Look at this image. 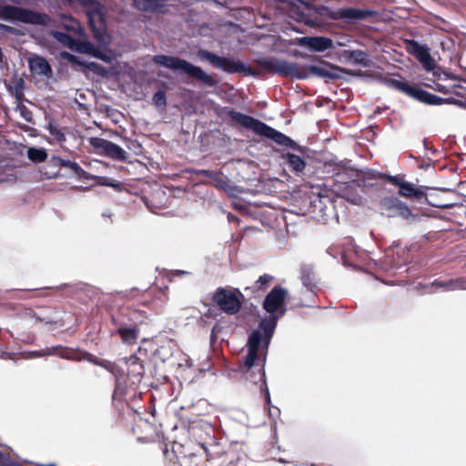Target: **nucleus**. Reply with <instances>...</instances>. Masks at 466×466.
Masks as SVG:
<instances>
[{
	"mask_svg": "<svg viewBox=\"0 0 466 466\" xmlns=\"http://www.w3.org/2000/svg\"><path fill=\"white\" fill-rule=\"evenodd\" d=\"M29 70L35 75L50 78L53 76V69L47 59L42 56L35 55L28 59Z\"/></svg>",
	"mask_w": 466,
	"mask_h": 466,
	"instance_id": "obj_18",
	"label": "nucleus"
},
{
	"mask_svg": "<svg viewBox=\"0 0 466 466\" xmlns=\"http://www.w3.org/2000/svg\"><path fill=\"white\" fill-rule=\"evenodd\" d=\"M112 215H113V213L109 208L105 209L101 214L102 218H110L112 217Z\"/></svg>",
	"mask_w": 466,
	"mask_h": 466,
	"instance_id": "obj_51",
	"label": "nucleus"
},
{
	"mask_svg": "<svg viewBox=\"0 0 466 466\" xmlns=\"http://www.w3.org/2000/svg\"><path fill=\"white\" fill-rule=\"evenodd\" d=\"M3 57H4V54H3L2 48L0 47V62L3 61Z\"/></svg>",
	"mask_w": 466,
	"mask_h": 466,
	"instance_id": "obj_56",
	"label": "nucleus"
},
{
	"mask_svg": "<svg viewBox=\"0 0 466 466\" xmlns=\"http://www.w3.org/2000/svg\"><path fill=\"white\" fill-rule=\"evenodd\" d=\"M198 56L209 63L210 66L228 74L243 73L246 76H255L256 73L249 66L239 60L220 56L207 49H198Z\"/></svg>",
	"mask_w": 466,
	"mask_h": 466,
	"instance_id": "obj_8",
	"label": "nucleus"
},
{
	"mask_svg": "<svg viewBox=\"0 0 466 466\" xmlns=\"http://www.w3.org/2000/svg\"><path fill=\"white\" fill-rule=\"evenodd\" d=\"M153 62L177 74L185 75L192 79L198 80L206 86L216 87L218 86L217 80L200 66L178 56L157 55L153 56Z\"/></svg>",
	"mask_w": 466,
	"mask_h": 466,
	"instance_id": "obj_4",
	"label": "nucleus"
},
{
	"mask_svg": "<svg viewBox=\"0 0 466 466\" xmlns=\"http://www.w3.org/2000/svg\"><path fill=\"white\" fill-rule=\"evenodd\" d=\"M199 173L205 175L208 177L215 179L216 181L218 180V175L217 173H215L211 170H208V169H202L199 171Z\"/></svg>",
	"mask_w": 466,
	"mask_h": 466,
	"instance_id": "obj_48",
	"label": "nucleus"
},
{
	"mask_svg": "<svg viewBox=\"0 0 466 466\" xmlns=\"http://www.w3.org/2000/svg\"><path fill=\"white\" fill-rule=\"evenodd\" d=\"M431 286L444 290L466 289V280L461 278L449 280H434L431 283Z\"/></svg>",
	"mask_w": 466,
	"mask_h": 466,
	"instance_id": "obj_23",
	"label": "nucleus"
},
{
	"mask_svg": "<svg viewBox=\"0 0 466 466\" xmlns=\"http://www.w3.org/2000/svg\"><path fill=\"white\" fill-rule=\"evenodd\" d=\"M376 15V12L371 9H360L355 7L339 8L335 15L337 19H344L350 23L365 20Z\"/></svg>",
	"mask_w": 466,
	"mask_h": 466,
	"instance_id": "obj_17",
	"label": "nucleus"
},
{
	"mask_svg": "<svg viewBox=\"0 0 466 466\" xmlns=\"http://www.w3.org/2000/svg\"><path fill=\"white\" fill-rule=\"evenodd\" d=\"M384 84L390 88L398 90L420 103L430 106L456 104L458 102L454 98H443L424 89L411 86L408 81L403 79L389 77L384 79Z\"/></svg>",
	"mask_w": 466,
	"mask_h": 466,
	"instance_id": "obj_6",
	"label": "nucleus"
},
{
	"mask_svg": "<svg viewBox=\"0 0 466 466\" xmlns=\"http://www.w3.org/2000/svg\"><path fill=\"white\" fill-rule=\"evenodd\" d=\"M173 355V349L169 343L158 347L154 353L156 359L161 362H166Z\"/></svg>",
	"mask_w": 466,
	"mask_h": 466,
	"instance_id": "obj_31",
	"label": "nucleus"
},
{
	"mask_svg": "<svg viewBox=\"0 0 466 466\" xmlns=\"http://www.w3.org/2000/svg\"><path fill=\"white\" fill-rule=\"evenodd\" d=\"M380 213L388 218L400 217L409 218L412 216L410 208L408 205L396 197H384L378 202Z\"/></svg>",
	"mask_w": 466,
	"mask_h": 466,
	"instance_id": "obj_11",
	"label": "nucleus"
},
{
	"mask_svg": "<svg viewBox=\"0 0 466 466\" xmlns=\"http://www.w3.org/2000/svg\"><path fill=\"white\" fill-rule=\"evenodd\" d=\"M0 19L33 25H46L50 21L49 15L45 13L12 5H0Z\"/></svg>",
	"mask_w": 466,
	"mask_h": 466,
	"instance_id": "obj_7",
	"label": "nucleus"
},
{
	"mask_svg": "<svg viewBox=\"0 0 466 466\" xmlns=\"http://www.w3.org/2000/svg\"><path fill=\"white\" fill-rule=\"evenodd\" d=\"M256 64L259 69L266 72L297 80H305L313 76L329 83L343 79L344 75L349 74V70L324 60H321L319 65L302 66L276 56H262L256 59Z\"/></svg>",
	"mask_w": 466,
	"mask_h": 466,
	"instance_id": "obj_2",
	"label": "nucleus"
},
{
	"mask_svg": "<svg viewBox=\"0 0 466 466\" xmlns=\"http://www.w3.org/2000/svg\"><path fill=\"white\" fill-rule=\"evenodd\" d=\"M96 178H98V177H96ZM99 180H100L99 184L102 186L113 187L114 189H116V190H119L121 187V184L119 182L111 180L107 177H99Z\"/></svg>",
	"mask_w": 466,
	"mask_h": 466,
	"instance_id": "obj_41",
	"label": "nucleus"
},
{
	"mask_svg": "<svg viewBox=\"0 0 466 466\" xmlns=\"http://www.w3.org/2000/svg\"><path fill=\"white\" fill-rule=\"evenodd\" d=\"M329 165L333 167V171L336 175H339L341 172L350 168V160L333 159L329 162Z\"/></svg>",
	"mask_w": 466,
	"mask_h": 466,
	"instance_id": "obj_33",
	"label": "nucleus"
},
{
	"mask_svg": "<svg viewBox=\"0 0 466 466\" xmlns=\"http://www.w3.org/2000/svg\"><path fill=\"white\" fill-rule=\"evenodd\" d=\"M95 46L88 41L76 40V45L74 48L78 53L90 55L94 51Z\"/></svg>",
	"mask_w": 466,
	"mask_h": 466,
	"instance_id": "obj_34",
	"label": "nucleus"
},
{
	"mask_svg": "<svg viewBox=\"0 0 466 466\" xmlns=\"http://www.w3.org/2000/svg\"><path fill=\"white\" fill-rule=\"evenodd\" d=\"M293 43L301 47H307L311 52L321 53L334 47L333 40L327 36H299L293 39Z\"/></svg>",
	"mask_w": 466,
	"mask_h": 466,
	"instance_id": "obj_13",
	"label": "nucleus"
},
{
	"mask_svg": "<svg viewBox=\"0 0 466 466\" xmlns=\"http://www.w3.org/2000/svg\"><path fill=\"white\" fill-rule=\"evenodd\" d=\"M265 404L268 408V415L269 417L275 421L277 418L280 415V410L278 407L271 406V403L268 405L266 402Z\"/></svg>",
	"mask_w": 466,
	"mask_h": 466,
	"instance_id": "obj_43",
	"label": "nucleus"
},
{
	"mask_svg": "<svg viewBox=\"0 0 466 466\" xmlns=\"http://www.w3.org/2000/svg\"><path fill=\"white\" fill-rule=\"evenodd\" d=\"M66 284H63V285H61V286H57V287H56L55 289H63V288H64V287H66Z\"/></svg>",
	"mask_w": 466,
	"mask_h": 466,
	"instance_id": "obj_57",
	"label": "nucleus"
},
{
	"mask_svg": "<svg viewBox=\"0 0 466 466\" xmlns=\"http://www.w3.org/2000/svg\"><path fill=\"white\" fill-rule=\"evenodd\" d=\"M420 46L421 45L416 40L412 39L407 41V50L413 56H415V54L417 53Z\"/></svg>",
	"mask_w": 466,
	"mask_h": 466,
	"instance_id": "obj_42",
	"label": "nucleus"
},
{
	"mask_svg": "<svg viewBox=\"0 0 466 466\" xmlns=\"http://www.w3.org/2000/svg\"><path fill=\"white\" fill-rule=\"evenodd\" d=\"M434 90L440 92V93H442V94H448L450 93V89L449 87H447L446 86H443L441 84H435L434 86H431Z\"/></svg>",
	"mask_w": 466,
	"mask_h": 466,
	"instance_id": "obj_46",
	"label": "nucleus"
},
{
	"mask_svg": "<svg viewBox=\"0 0 466 466\" xmlns=\"http://www.w3.org/2000/svg\"><path fill=\"white\" fill-rule=\"evenodd\" d=\"M153 104L157 106H166L167 105V96L166 92L163 89L157 90L153 97H152Z\"/></svg>",
	"mask_w": 466,
	"mask_h": 466,
	"instance_id": "obj_36",
	"label": "nucleus"
},
{
	"mask_svg": "<svg viewBox=\"0 0 466 466\" xmlns=\"http://www.w3.org/2000/svg\"><path fill=\"white\" fill-rule=\"evenodd\" d=\"M374 177L386 178L389 183L399 187L403 182V180L400 179L399 177L397 176L388 175L381 172L377 173V175H375Z\"/></svg>",
	"mask_w": 466,
	"mask_h": 466,
	"instance_id": "obj_39",
	"label": "nucleus"
},
{
	"mask_svg": "<svg viewBox=\"0 0 466 466\" xmlns=\"http://www.w3.org/2000/svg\"><path fill=\"white\" fill-rule=\"evenodd\" d=\"M399 194L404 198H413L420 199L425 196L424 191L420 187H414V186L408 181H403L399 187Z\"/></svg>",
	"mask_w": 466,
	"mask_h": 466,
	"instance_id": "obj_25",
	"label": "nucleus"
},
{
	"mask_svg": "<svg viewBox=\"0 0 466 466\" xmlns=\"http://www.w3.org/2000/svg\"><path fill=\"white\" fill-rule=\"evenodd\" d=\"M58 356L62 359L69 360H86L96 366H98L100 360V359L96 358V356L92 355L87 351H78L68 348H66V350H62L61 352L58 353Z\"/></svg>",
	"mask_w": 466,
	"mask_h": 466,
	"instance_id": "obj_20",
	"label": "nucleus"
},
{
	"mask_svg": "<svg viewBox=\"0 0 466 466\" xmlns=\"http://www.w3.org/2000/svg\"><path fill=\"white\" fill-rule=\"evenodd\" d=\"M90 145L96 148L102 149L105 156L116 160L124 161L127 159V152L118 145L112 141L106 140L102 137H91L89 140Z\"/></svg>",
	"mask_w": 466,
	"mask_h": 466,
	"instance_id": "obj_15",
	"label": "nucleus"
},
{
	"mask_svg": "<svg viewBox=\"0 0 466 466\" xmlns=\"http://www.w3.org/2000/svg\"><path fill=\"white\" fill-rule=\"evenodd\" d=\"M0 30L4 31L5 33H8V34H15L16 32V29L15 27L5 25V24H1V23H0Z\"/></svg>",
	"mask_w": 466,
	"mask_h": 466,
	"instance_id": "obj_49",
	"label": "nucleus"
},
{
	"mask_svg": "<svg viewBox=\"0 0 466 466\" xmlns=\"http://www.w3.org/2000/svg\"><path fill=\"white\" fill-rule=\"evenodd\" d=\"M46 129L56 141L60 143L66 141V135L58 127L53 125L52 123H49L46 127Z\"/></svg>",
	"mask_w": 466,
	"mask_h": 466,
	"instance_id": "obj_35",
	"label": "nucleus"
},
{
	"mask_svg": "<svg viewBox=\"0 0 466 466\" xmlns=\"http://www.w3.org/2000/svg\"><path fill=\"white\" fill-rule=\"evenodd\" d=\"M60 57L70 63L75 70L80 71L86 75V71H91L95 75L101 77H107L109 76V70L96 62H89L84 60L82 57L73 55L67 51H62Z\"/></svg>",
	"mask_w": 466,
	"mask_h": 466,
	"instance_id": "obj_12",
	"label": "nucleus"
},
{
	"mask_svg": "<svg viewBox=\"0 0 466 466\" xmlns=\"http://www.w3.org/2000/svg\"><path fill=\"white\" fill-rule=\"evenodd\" d=\"M49 164L52 165L54 167H61L65 168H68L72 170L79 179L83 180H91L96 179V176H94L86 170H84L80 165L76 161H71L69 159H64L60 157L54 156L49 160Z\"/></svg>",
	"mask_w": 466,
	"mask_h": 466,
	"instance_id": "obj_16",
	"label": "nucleus"
},
{
	"mask_svg": "<svg viewBox=\"0 0 466 466\" xmlns=\"http://www.w3.org/2000/svg\"><path fill=\"white\" fill-rule=\"evenodd\" d=\"M23 96V91L18 88H15V97L16 98V100L20 101Z\"/></svg>",
	"mask_w": 466,
	"mask_h": 466,
	"instance_id": "obj_50",
	"label": "nucleus"
},
{
	"mask_svg": "<svg viewBox=\"0 0 466 466\" xmlns=\"http://www.w3.org/2000/svg\"><path fill=\"white\" fill-rule=\"evenodd\" d=\"M56 309L53 310L52 314H50L49 316L44 317V318L39 317L33 310H30V312L28 313L29 316H32L33 318H35L39 322H44L45 324H57V323H59L60 326H63L64 323L61 322V320L58 319L56 317Z\"/></svg>",
	"mask_w": 466,
	"mask_h": 466,
	"instance_id": "obj_32",
	"label": "nucleus"
},
{
	"mask_svg": "<svg viewBox=\"0 0 466 466\" xmlns=\"http://www.w3.org/2000/svg\"><path fill=\"white\" fill-rule=\"evenodd\" d=\"M300 279L302 285L309 290L313 291L316 288L315 274L312 265L302 264L300 266Z\"/></svg>",
	"mask_w": 466,
	"mask_h": 466,
	"instance_id": "obj_22",
	"label": "nucleus"
},
{
	"mask_svg": "<svg viewBox=\"0 0 466 466\" xmlns=\"http://www.w3.org/2000/svg\"><path fill=\"white\" fill-rule=\"evenodd\" d=\"M281 3L287 5L291 18L309 26H314L318 23L313 16L314 14L333 20L337 19L335 12L326 5H314L304 0H283Z\"/></svg>",
	"mask_w": 466,
	"mask_h": 466,
	"instance_id": "obj_5",
	"label": "nucleus"
},
{
	"mask_svg": "<svg viewBox=\"0 0 466 466\" xmlns=\"http://www.w3.org/2000/svg\"><path fill=\"white\" fill-rule=\"evenodd\" d=\"M98 366L104 368L105 370H108L109 372H112V373L114 372L115 364L109 360L100 359Z\"/></svg>",
	"mask_w": 466,
	"mask_h": 466,
	"instance_id": "obj_44",
	"label": "nucleus"
},
{
	"mask_svg": "<svg viewBox=\"0 0 466 466\" xmlns=\"http://www.w3.org/2000/svg\"><path fill=\"white\" fill-rule=\"evenodd\" d=\"M281 158L288 165L290 171L296 175L302 173L307 165L301 157L290 152L283 153Z\"/></svg>",
	"mask_w": 466,
	"mask_h": 466,
	"instance_id": "obj_21",
	"label": "nucleus"
},
{
	"mask_svg": "<svg viewBox=\"0 0 466 466\" xmlns=\"http://www.w3.org/2000/svg\"><path fill=\"white\" fill-rule=\"evenodd\" d=\"M185 274H187V272L183 271V270H176V272H175V275H177V276L185 275Z\"/></svg>",
	"mask_w": 466,
	"mask_h": 466,
	"instance_id": "obj_54",
	"label": "nucleus"
},
{
	"mask_svg": "<svg viewBox=\"0 0 466 466\" xmlns=\"http://www.w3.org/2000/svg\"><path fill=\"white\" fill-rule=\"evenodd\" d=\"M14 462V461L0 451V466H12Z\"/></svg>",
	"mask_w": 466,
	"mask_h": 466,
	"instance_id": "obj_45",
	"label": "nucleus"
},
{
	"mask_svg": "<svg viewBox=\"0 0 466 466\" xmlns=\"http://www.w3.org/2000/svg\"><path fill=\"white\" fill-rule=\"evenodd\" d=\"M35 466H55L54 464H40V463H35Z\"/></svg>",
	"mask_w": 466,
	"mask_h": 466,
	"instance_id": "obj_55",
	"label": "nucleus"
},
{
	"mask_svg": "<svg viewBox=\"0 0 466 466\" xmlns=\"http://www.w3.org/2000/svg\"><path fill=\"white\" fill-rule=\"evenodd\" d=\"M48 155L43 147H31L27 149V157L34 163H41L46 160Z\"/></svg>",
	"mask_w": 466,
	"mask_h": 466,
	"instance_id": "obj_29",
	"label": "nucleus"
},
{
	"mask_svg": "<svg viewBox=\"0 0 466 466\" xmlns=\"http://www.w3.org/2000/svg\"><path fill=\"white\" fill-rule=\"evenodd\" d=\"M452 205H446L445 207L446 208H451Z\"/></svg>",
	"mask_w": 466,
	"mask_h": 466,
	"instance_id": "obj_59",
	"label": "nucleus"
},
{
	"mask_svg": "<svg viewBox=\"0 0 466 466\" xmlns=\"http://www.w3.org/2000/svg\"><path fill=\"white\" fill-rule=\"evenodd\" d=\"M112 322L116 327V332L126 344H134L138 338V329L136 326L126 325L119 321L116 317H112Z\"/></svg>",
	"mask_w": 466,
	"mask_h": 466,
	"instance_id": "obj_19",
	"label": "nucleus"
},
{
	"mask_svg": "<svg viewBox=\"0 0 466 466\" xmlns=\"http://www.w3.org/2000/svg\"><path fill=\"white\" fill-rule=\"evenodd\" d=\"M287 289L281 286H275L266 295L262 308L268 315L261 318L258 327L251 331L246 344L248 354L245 359V366L248 369L254 365L259 348L263 350V360H265L278 321L287 312Z\"/></svg>",
	"mask_w": 466,
	"mask_h": 466,
	"instance_id": "obj_1",
	"label": "nucleus"
},
{
	"mask_svg": "<svg viewBox=\"0 0 466 466\" xmlns=\"http://www.w3.org/2000/svg\"><path fill=\"white\" fill-rule=\"evenodd\" d=\"M343 56L347 59H353L355 65L367 66L369 62L367 52L362 50H345Z\"/></svg>",
	"mask_w": 466,
	"mask_h": 466,
	"instance_id": "obj_27",
	"label": "nucleus"
},
{
	"mask_svg": "<svg viewBox=\"0 0 466 466\" xmlns=\"http://www.w3.org/2000/svg\"><path fill=\"white\" fill-rule=\"evenodd\" d=\"M273 279V277L268 274L260 276L255 282V289L257 290L265 289L268 283Z\"/></svg>",
	"mask_w": 466,
	"mask_h": 466,
	"instance_id": "obj_38",
	"label": "nucleus"
},
{
	"mask_svg": "<svg viewBox=\"0 0 466 466\" xmlns=\"http://www.w3.org/2000/svg\"><path fill=\"white\" fill-rule=\"evenodd\" d=\"M414 57L418 59V61L422 65L423 68L427 72H431L433 70L435 63L430 54V49L426 46L421 45L420 49L415 54Z\"/></svg>",
	"mask_w": 466,
	"mask_h": 466,
	"instance_id": "obj_24",
	"label": "nucleus"
},
{
	"mask_svg": "<svg viewBox=\"0 0 466 466\" xmlns=\"http://www.w3.org/2000/svg\"><path fill=\"white\" fill-rule=\"evenodd\" d=\"M49 289L48 287H44L41 289Z\"/></svg>",
	"mask_w": 466,
	"mask_h": 466,
	"instance_id": "obj_58",
	"label": "nucleus"
},
{
	"mask_svg": "<svg viewBox=\"0 0 466 466\" xmlns=\"http://www.w3.org/2000/svg\"><path fill=\"white\" fill-rule=\"evenodd\" d=\"M127 374L132 377L139 378L144 373V365L136 355H131L127 359Z\"/></svg>",
	"mask_w": 466,
	"mask_h": 466,
	"instance_id": "obj_26",
	"label": "nucleus"
},
{
	"mask_svg": "<svg viewBox=\"0 0 466 466\" xmlns=\"http://www.w3.org/2000/svg\"><path fill=\"white\" fill-rule=\"evenodd\" d=\"M52 35L57 41L62 43L64 46L74 50L77 40L74 36H72L68 33L62 31H53Z\"/></svg>",
	"mask_w": 466,
	"mask_h": 466,
	"instance_id": "obj_30",
	"label": "nucleus"
},
{
	"mask_svg": "<svg viewBox=\"0 0 466 466\" xmlns=\"http://www.w3.org/2000/svg\"><path fill=\"white\" fill-rule=\"evenodd\" d=\"M24 85H25L24 80H23L22 78H20V79L16 82V84H15V88H18V89H20V90H22V91H23Z\"/></svg>",
	"mask_w": 466,
	"mask_h": 466,
	"instance_id": "obj_52",
	"label": "nucleus"
},
{
	"mask_svg": "<svg viewBox=\"0 0 466 466\" xmlns=\"http://www.w3.org/2000/svg\"><path fill=\"white\" fill-rule=\"evenodd\" d=\"M263 354L264 353L262 348H259L254 365L251 368L248 369L245 366L244 360L240 370L242 373L246 374L247 380H248L251 383L255 385L260 383L259 390L262 394H264L265 402L268 405H269L270 393L266 380V373L264 369L266 360H263ZM245 359L246 357L244 358V360ZM265 360H267V357L265 358Z\"/></svg>",
	"mask_w": 466,
	"mask_h": 466,
	"instance_id": "obj_10",
	"label": "nucleus"
},
{
	"mask_svg": "<svg viewBox=\"0 0 466 466\" xmlns=\"http://www.w3.org/2000/svg\"><path fill=\"white\" fill-rule=\"evenodd\" d=\"M17 110H19L21 116L26 121L31 123L33 120L32 112L23 104H19L17 106Z\"/></svg>",
	"mask_w": 466,
	"mask_h": 466,
	"instance_id": "obj_40",
	"label": "nucleus"
},
{
	"mask_svg": "<svg viewBox=\"0 0 466 466\" xmlns=\"http://www.w3.org/2000/svg\"><path fill=\"white\" fill-rule=\"evenodd\" d=\"M41 175L43 177L51 179V178H57L60 177V174L58 171H52V172H43L41 171Z\"/></svg>",
	"mask_w": 466,
	"mask_h": 466,
	"instance_id": "obj_47",
	"label": "nucleus"
},
{
	"mask_svg": "<svg viewBox=\"0 0 466 466\" xmlns=\"http://www.w3.org/2000/svg\"><path fill=\"white\" fill-rule=\"evenodd\" d=\"M62 350H66V347L57 345V346H52L50 348H46L44 350H31L28 351L25 357L26 359H33V358H42L46 356H58V353L61 352Z\"/></svg>",
	"mask_w": 466,
	"mask_h": 466,
	"instance_id": "obj_28",
	"label": "nucleus"
},
{
	"mask_svg": "<svg viewBox=\"0 0 466 466\" xmlns=\"http://www.w3.org/2000/svg\"><path fill=\"white\" fill-rule=\"evenodd\" d=\"M423 145H424V148H425L426 150H431L432 153H436V152H437V150H436L435 148H433V147H429V145H428V143H427L426 139H424V140H423Z\"/></svg>",
	"mask_w": 466,
	"mask_h": 466,
	"instance_id": "obj_53",
	"label": "nucleus"
},
{
	"mask_svg": "<svg viewBox=\"0 0 466 466\" xmlns=\"http://www.w3.org/2000/svg\"><path fill=\"white\" fill-rule=\"evenodd\" d=\"M228 116L232 121L239 124L242 127L250 129L257 135L269 138L279 146L286 147L299 153H305L308 149L306 147L299 145L287 135L251 116L236 111L233 108L228 112Z\"/></svg>",
	"mask_w": 466,
	"mask_h": 466,
	"instance_id": "obj_3",
	"label": "nucleus"
},
{
	"mask_svg": "<svg viewBox=\"0 0 466 466\" xmlns=\"http://www.w3.org/2000/svg\"><path fill=\"white\" fill-rule=\"evenodd\" d=\"M87 16L90 28L98 44L103 46H108L111 40L106 33L101 12L94 9L87 13Z\"/></svg>",
	"mask_w": 466,
	"mask_h": 466,
	"instance_id": "obj_14",
	"label": "nucleus"
},
{
	"mask_svg": "<svg viewBox=\"0 0 466 466\" xmlns=\"http://www.w3.org/2000/svg\"><path fill=\"white\" fill-rule=\"evenodd\" d=\"M91 56L93 57L100 59L101 61H103L105 63L110 64L113 61L112 56L106 54L101 49L97 48L96 46H95L94 51L92 52Z\"/></svg>",
	"mask_w": 466,
	"mask_h": 466,
	"instance_id": "obj_37",
	"label": "nucleus"
},
{
	"mask_svg": "<svg viewBox=\"0 0 466 466\" xmlns=\"http://www.w3.org/2000/svg\"><path fill=\"white\" fill-rule=\"evenodd\" d=\"M243 294L238 289L219 287L212 295L213 302L228 315H235L242 307Z\"/></svg>",
	"mask_w": 466,
	"mask_h": 466,
	"instance_id": "obj_9",
	"label": "nucleus"
}]
</instances>
